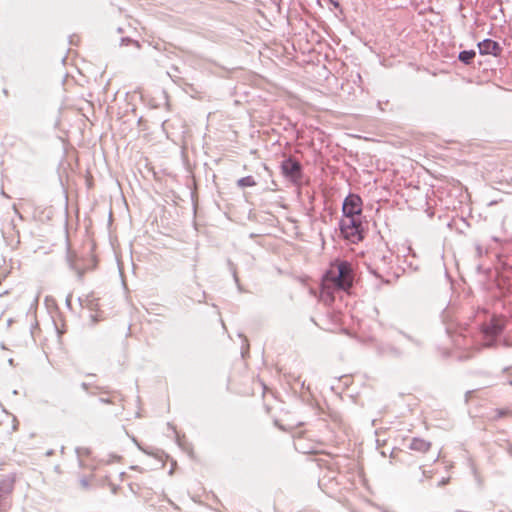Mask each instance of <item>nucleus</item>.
<instances>
[{
    "label": "nucleus",
    "instance_id": "f257e3e1",
    "mask_svg": "<svg viewBox=\"0 0 512 512\" xmlns=\"http://www.w3.org/2000/svg\"><path fill=\"white\" fill-rule=\"evenodd\" d=\"M353 266L346 260L336 259L325 271L321 279L320 297L326 304H332L335 300L334 293L346 290L353 285Z\"/></svg>",
    "mask_w": 512,
    "mask_h": 512
},
{
    "label": "nucleus",
    "instance_id": "f03ea898",
    "mask_svg": "<svg viewBox=\"0 0 512 512\" xmlns=\"http://www.w3.org/2000/svg\"><path fill=\"white\" fill-rule=\"evenodd\" d=\"M392 253L377 250L373 252L370 261L366 264L368 271L384 283L390 281L385 277L390 275L392 269Z\"/></svg>",
    "mask_w": 512,
    "mask_h": 512
},
{
    "label": "nucleus",
    "instance_id": "7ed1b4c3",
    "mask_svg": "<svg viewBox=\"0 0 512 512\" xmlns=\"http://www.w3.org/2000/svg\"><path fill=\"white\" fill-rule=\"evenodd\" d=\"M282 175L293 184H299L303 178V166L295 157L289 156L280 163Z\"/></svg>",
    "mask_w": 512,
    "mask_h": 512
},
{
    "label": "nucleus",
    "instance_id": "20e7f679",
    "mask_svg": "<svg viewBox=\"0 0 512 512\" xmlns=\"http://www.w3.org/2000/svg\"><path fill=\"white\" fill-rule=\"evenodd\" d=\"M504 328V321L496 316L491 317L489 322L482 325L481 331L489 346L494 344L496 339L502 334Z\"/></svg>",
    "mask_w": 512,
    "mask_h": 512
},
{
    "label": "nucleus",
    "instance_id": "39448f33",
    "mask_svg": "<svg viewBox=\"0 0 512 512\" xmlns=\"http://www.w3.org/2000/svg\"><path fill=\"white\" fill-rule=\"evenodd\" d=\"M362 199L359 195L349 193L342 204L343 216H356L359 217L362 213Z\"/></svg>",
    "mask_w": 512,
    "mask_h": 512
},
{
    "label": "nucleus",
    "instance_id": "423d86ee",
    "mask_svg": "<svg viewBox=\"0 0 512 512\" xmlns=\"http://www.w3.org/2000/svg\"><path fill=\"white\" fill-rule=\"evenodd\" d=\"M15 479L8 476L0 481V512H7L11 503L9 497L14 490Z\"/></svg>",
    "mask_w": 512,
    "mask_h": 512
},
{
    "label": "nucleus",
    "instance_id": "0eeeda50",
    "mask_svg": "<svg viewBox=\"0 0 512 512\" xmlns=\"http://www.w3.org/2000/svg\"><path fill=\"white\" fill-rule=\"evenodd\" d=\"M479 49V53L481 55H492L494 57H498L502 54L503 48L501 45L490 38L484 39L477 44Z\"/></svg>",
    "mask_w": 512,
    "mask_h": 512
},
{
    "label": "nucleus",
    "instance_id": "6e6552de",
    "mask_svg": "<svg viewBox=\"0 0 512 512\" xmlns=\"http://www.w3.org/2000/svg\"><path fill=\"white\" fill-rule=\"evenodd\" d=\"M377 353L383 357L401 358L404 352L391 343H380L377 345Z\"/></svg>",
    "mask_w": 512,
    "mask_h": 512
},
{
    "label": "nucleus",
    "instance_id": "1a4fd4ad",
    "mask_svg": "<svg viewBox=\"0 0 512 512\" xmlns=\"http://www.w3.org/2000/svg\"><path fill=\"white\" fill-rule=\"evenodd\" d=\"M342 237L352 244L361 242L365 237L362 222L349 230L347 233L342 234Z\"/></svg>",
    "mask_w": 512,
    "mask_h": 512
},
{
    "label": "nucleus",
    "instance_id": "9d476101",
    "mask_svg": "<svg viewBox=\"0 0 512 512\" xmlns=\"http://www.w3.org/2000/svg\"><path fill=\"white\" fill-rule=\"evenodd\" d=\"M361 220L356 216H343L339 221L340 234L347 233L349 230L360 224Z\"/></svg>",
    "mask_w": 512,
    "mask_h": 512
},
{
    "label": "nucleus",
    "instance_id": "9b49d317",
    "mask_svg": "<svg viewBox=\"0 0 512 512\" xmlns=\"http://www.w3.org/2000/svg\"><path fill=\"white\" fill-rule=\"evenodd\" d=\"M431 446H432L431 442L426 441L419 437H414L411 440L409 448L413 451H417L420 453H426L430 450Z\"/></svg>",
    "mask_w": 512,
    "mask_h": 512
},
{
    "label": "nucleus",
    "instance_id": "f8f14e48",
    "mask_svg": "<svg viewBox=\"0 0 512 512\" xmlns=\"http://www.w3.org/2000/svg\"><path fill=\"white\" fill-rule=\"evenodd\" d=\"M475 57H476V51L473 49L463 50V51L459 52V54H458V60L465 65L472 64Z\"/></svg>",
    "mask_w": 512,
    "mask_h": 512
},
{
    "label": "nucleus",
    "instance_id": "ddd939ff",
    "mask_svg": "<svg viewBox=\"0 0 512 512\" xmlns=\"http://www.w3.org/2000/svg\"><path fill=\"white\" fill-rule=\"evenodd\" d=\"M80 305L86 307L89 310H96L98 307V300L92 295L87 296L85 299L79 298Z\"/></svg>",
    "mask_w": 512,
    "mask_h": 512
},
{
    "label": "nucleus",
    "instance_id": "4468645a",
    "mask_svg": "<svg viewBox=\"0 0 512 512\" xmlns=\"http://www.w3.org/2000/svg\"><path fill=\"white\" fill-rule=\"evenodd\" d=\"M256 185V181L252 176H245L237 181V186L240 188L253 187Z\"/></svg>",
    "mask_w": 512,
    "mask_h": 512
},
{
    "label": "nucleus",
    "instance_id": "2eb2a0df",
    "mask_svg": "<svg viewBox=\"0 0 512 512\" xmlns=\"http://www.w3.org/2000/svg\"><path fill=\"white\" fill-rule=\"evenodd\" d=\"M399 334H401L403 337H405L407 340H409L412 344H414L416 347H420L422 345V342L420 339H417L407 333H405L402 330H398Z\"/></svg>",
    "mask_w": 512,
    "mask_h": 512
},
{
    "label": "nucleus",
    "instance_id": "dca6fc26",
    "mask_svg": "<svg viewBox=\"0 0 512 512\" xmlns=\"http://www.w3.org/2000/svg\"><path fill=\"white\" fill-rule=\"evenodd\" d=\"M227 265H228V268H229L230 272L232 273V276L234 278L235 283L237 285H239V278L237 276V270H236L235 264L230 259H228L227 260Z\"/></svg>",
    "mask_w": 512,
    "mask_h": 512
},
{
    "label": "nucleus",
    "instance_id": "f3484780",
    "mask_svg": "<svg viewBox=\"0 0 512 512\" xmlns=\"http://www.w3.org/2000/svg\"><path fill=\"white\" fill-rule=\"evenodd\" d=\"M67 260L69 263V267L77 272L79 278H82L84 272L76 267L71 255H68Z\"/></svg>",
    "mask_w": 512,
    "mask_h": 512
},
{
    "label": "nucleus",
    "instance_id": "a211bd4d",
    "mask_svg": "<svg viewBox=\"0 0 512 512\" xmlns=\"http://www.w3.org/2000/svg\"><path fill=\"white\" fill-rule=\"evenodd\" d=\"M510 413L511 412L507 409H496V416L494 417V419H500Z\"/></svg>",
    "mask_w": 512,
    "mask_h": 512
},
{
    "label": "nucleus",
    "instance_id": "6ab92c4d",
    "mask_svg": "<svg viewBox=\"0 0 512 512\" xmlns=\"http://www.w3.org/2000/svg\"><path fill=\"white\" fill-rule=\"evenodd\" d=\"M130 43L135 44L137 47H139V46H140L138 41H135V40H133V39H131V38H129V37H123V38H121V45H128V44H130Z\"/></svg>",
    "mask_w": 512,
    "mask_h": 512
},
{
    "label": "nucleus",
    "instance_id": "aec40b11",
    "mask_svg": "<svg viewBox=\"0 0 512 512\" xmlns=\"http://www.w3.org/2000/svg\"><path fill=\"white\" fill-rule=\"evenodd\" d=\"M288 381L289 382L293 381L295 383H299L301 386V389L305 388V381H301L300 377H295V376L290 375Z\"/></svg>",
    "mask_w": 512,
    "mask_h": 512
},
{
    "label": "nucleus",
    "instance_id": "412c9836",
    "mask_svg": "<svg viewBox=\"0 0 512 512\" xmlns=\"http://www.w3.org/2000/svg\"><path fill=\"white\" fill-rule=\"evenodd\" d=\"M80 484H81V486H82L84 489H88V488H89V486H90L89 481H88V479H86V478H82V479L80 480Z\"/></svg>",
    "mask_w": 512,
    "mask_h": 512
},
{
    "label": "nucleus",
    "instance_id": "4be33fe9",
    "mask_svg": "<svg viewBox=\"0 0 512 512\" xmlns=\"http://www.w3.org/2000/svg\"><path fill=\"white\" fill-rule=\"evenodd\" d=\"M99 401L103 404H113L114 403L113 399L104 398V397L99 398Z\"/></svg>",
    "mask_w": 512,
    "mask_h": 512
},
{
    "label": "nucleus",
    "instance_id": "5701e85b",
    "mask_svg": "<svg viewBox=\"0 0 512 512\" xmlns=\"http://www.w3.org/2000/svg\"><path fill=\"white\" fill-rule=\"evenodd\" d=\"M76 453H77L78 456H80L82 453L88 454L89 450L87 448L77 447L76 448Z\"/></svg>",
    "mask_w": 512,
    "mask_h": 512
},
{
    "label": "nucleus",
    "instance_id": "b1692460",
    "mask_svg": "<svg viewBox=\"0 0 512 512\" xmlns=\"http://www.w3.org/2000/svg\"><path fill=\"white\" fill-rule=\"evenodd\" d=\"M405 262L407 263L408 267L411 268L412 270L416 271L418 269V266L417 265H414V263L412 261H407L405 259Z\"/></svg>",
    "mask_w": 512,
    "mask_h": 512
},
{
    "label": "nucleus",
    "instance_id": "393cba45",
    "mask_svg": "<svg viewBox=\"0 0 512 512\" xmlns=\"http://www.w3.org/2000/svg\"><path fill=\"white\" fill-rule=\"evenodd\" d=\"M71 302H72V295H71V294H69V295L67 296V298H66V306H67L68 308H71Z\"/></svg>",
    "mask_w": 512,
    "mask_h": 512
},
{
    "label": "nucleus",
    "instance_id": "a878e982",
    "mask_svg": "<svg viewBox=\"0 0 512 512\" xmlns=\"http://www.w3.org/2000/svg\"><path fill=\"white\" fill-rule=\"evenodd\" d=\"M329 2L335 7V8H338L340 7V3L338 0H329Z\"/></svg>",
    "mask_w": 512,
    "mask_h": 512
},
{
    "label": "nucleus",
    "instance_id": "bb28decb",
    "mask_svg": "<svg viewBox=\"0 0 512 512\" xmlns=\"http://www.w3.org/2000/svg\"><path fill=\"white\" fill-rule=\"evenodd\" d=\"M110 486H111V491H112V493H113V494H116V493H117V491H118V486H116V485H114V484H110Z\"/></svg>",
    "mask_w": 512,
    "mask_h": 512
},
{
    "label": "nucleus",
    "instance_id": "cd10ccee",
    "mask_svg": "<svg viewBox=\"0 0 512 512\" xmlns=\"http://www.w3.org/2000/svg\"><path fill=\"white\" fill-rule=\"evenodd\" d=\"M90 317H91V320H92V323H93V324H96V323L99 321V319H98L97 315H93V314H92Z\"/></svg>",
    "mask_w": 512,
    "mask_h": 512
},
{
    "label": "nucleus",
    "instance_id": "c85d7f7f",
    "mask_svg": "<svg viewBox=\"0 0 512 512\" xmlns=\"http://www.w3.org/2000/svg\"><path fill=\"white\" fill-rule=\"evenodd\" d=\"M81 388H82L83 390L87 391V390L89 389V384H88V383H86V382H82V383H81Z\"/></svg>",
    "mask_w": 512,
    "mask_h": 512
},
{
    "label": "nucleus",
    "instance_id": "c756f323",
    "mask_svg": "<svg viewBox=\"0 0 512 512\" xmlns=\"http://www.w3.org/2000/svg\"><path fill=\"white\" fill-rule=\"evenodd\" d=\"M113 394H115V395L119 398V400H120V401H122V400H123V397H122L121 393H119V392H113Z\"/></svg>",
    "mask_w": 512,
    "mask_h": 512
},
{
    "label": "nucleus",
    "instance_id": "7c9ffc66",
    "mask_svg": "<svg viewBox=\"0 0 512 512\" xmlns=\"http://www.w3.org/2000/svg\"><path fill=\"white\" fill-rule=\"evenodd\" d=\"M447 482H448V479L443 478V479L440 481L439 485H440V486L445 485Z\"/></svg>",
    "mask_w": 512,
    "mask_h": 512
},
{
    "label": "nucleus",
    "instance_id": "2f4dec72",
    "mask_svg": "<svg viewBox=\"0 0 512 512\" xmlns=\"http://www.w3.org/2000/svg\"><path fill=\"white\" fill-rule=\"evenodd\" d=\"M101 392L109 393V391L105 390L103 387H97Z\"/></svg>",
    "mask_w": 512,
    "mask_h": 512
},
{
    "label": "nucleus",
    "instance_id": "473e14b6",
    "mask_svg": "<svg viewBox=\"0 0 512 512\" xmlns=\"http://www.w3.org/2000/svg\"><path fill=\"white\" fill-rule=\"evenodd\" d=\"M3 94H4L5 96H8V95H9V92H8V90H7L6 88H4V89H3Z\"/></svg>",
    "mask_w": 512,
    "mask_h": 512
},
{
    "label": "nucleus",
    "instance_id": "72a5a7b5",
    "mask_svg": "<svg viewBox=\"0 0 512 512\" xmlns=\"http://www.w3.org/2000/svg\"><path fill=\"white\" fill-rule=\"evenodd\" d=\"M508 453L512 456V445L509 446Z\"/></svg>",
    "mask_w": 512,
    "mask_h": 512
},
{
    "label": "nucleus",
    "instance_id": "f704fd0d",
    "mask_svg": "<svg viewBox=\"0 0 512 512\" xmlns=\"http://www.w3.org/2000/svg\"><path fill=\"white\" fill-rule=\"evenodd\" d=\"M133 442H135L137 444V446L139 447V449H142V447L138 444L137 440L134 438L133 439Z\"/></svg>",
    "mask_w": 512,
    "mask_h": 512
},
{
    "label": "nucleus",
    "instance_id": "c9c22d12",
    "mask_svg": "<svg viewBox=\"0 0 512 512\" xmlns=\"http://www.w3.org/2000/svg\"><path fill=\"white\" fill-rule=\"evenodd\" d=\"M46 454L49 456V455H52L53 452H52V450H49Z\"/></svg>",
    "mask_w": 512,
    "mask_h": 512
},
{
    "label": "nucleus",
    "instance_id": "e433bc0d",
    "mask_svg": "<svg viewBox=\"0 0 512 512\" xmlns=\"http://www.w3.org/2000/svg\"><path fill=\"white\" fill-rule=\"evenodd\" d=\"M509 315L512 318V308L509 310Z\"/></svg>",
    "mask_w": 512,
    "mask_h": 512
},
{
    "label": "nucleus",
    "instance_id": "4c0bfd02",
    "mask_svg": "<svg viewBox=\"0 0 512 512\" xmlns=\"http://www.w3.org/2000/svg\"><path fill=\"white\" fill-rule=\"evenodd\" d=\"M509 385H511V386H512V380H510V381H509Z\"/></svg>",
    "mask_w": 512,
    "mask_h": 512
}]
</instances>
